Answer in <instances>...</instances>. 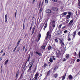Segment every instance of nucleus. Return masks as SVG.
Instances as JSON below:
<instances>
[{"label": "nucleus", "mask_w": 80, "mask_h": 80, "mask_svg": "<svg viewBox=\"0 0 80 80\" xmlns=\"http://www.w3.org/2000/svg\"><path fill=\"white\" fill-rule=\"evenodd\" d=\"M16 15H17V11H16L15 15V18H16Z\"/></svg>", "instance_id": "56"}, {"label": "nucleus", "mask_w": 80, "mask_h": 80, "mask_svg": "<svg viewBox=\"0 0 80 80\" xmlns=\"http://www.w3.org/2000/svg\"><path fill=\"white\" fill-rule=\"evenodd\" d=\"M43 26H44V24H43V25H41L42 28L43 27Z\"/></svg>", "instance_id": "64"}, {"label": "nucleus", "mask_w": 80, "mask_h": 80, "mask_svg": "<svg viewBox=\"0 0 80 80\" xmlns=\"http://www.w3.org/2000/svg\"><path fill=\"white\" fill-rule=\"evenodd\" d=\"M41 5V2H39V5H38V9L40 8V6Z\"/></svg>", "instance_id": "36"}, {"label": "nucleus", "mask_w": 80, "mask_h": 80, "mask_svg": "<svg viewBox=\"0 0 80 80\" xmlns=\"http://www.w3.org/2000/svg\"><path fill=\"white\" fill-rule=\"evenodd\" d=\"M8 62V60L7 59L5 62V65H7V63Z\"/></svg>", "instance_id": "40"}, {"label": "nucleus", "mask_w": 80, "mask_h": 80, "mask_svg": "<svg viewBox=\"0 0 80 80\" xmlns=\"http://www.w3.org/2000/svg\"><path fill=\"white\" fill-rule=\"evenodd\" d=\"M71 62H72V63H74V62H75V60H74V59H72Z\"/></svg>", "instance_id": "43"}, {"label": "nucleus", "mask_w": 80, "mask_h": 80, "mask_svg": "<svg viewBox=\"0 0 80 80\" xmlns=\"http://www.w3.org/2000/svg\"><path fill=\"white\" fill-rule=\"evenodd\" d=\"M17 46H16L13 49L12 52H15V50H16V49H17Z\"/></svg>", "instance_id": "35"}, {"label": "nucleus", "mask_w": 80, "mask_h": 80, "mask_svg": "<svg viewBox=\"0 0 80 80\" xmlns=\"http://www.w3.org/2000/svg\"><path fill=\"white\" fill-rule=\"evenodd\" d=\"M36 53L37 54V55H39V56H41V55H42V54H41V53H39L38 52H36Z\"/></svg>", "instance_id": "29"}, {"label": "nucleus", "mask_w": 80, "mask_h": 80, "mask_svg": "<svg viewBox=\"0 0 80 80\" xmlns=\"http://www.w3.org/2000/svg\"><path fill=\"white\" fill-rule=\"evenodd\" d=\"M53 77L55 78H57V77H58V74L57 73L54 74L52 76Z\"/></svg>", "instance_id": "10"}, {"label": "nucleus", "mask_w": 80, "mask_h": 80, "mask_svg": "<svg viewBox=\"0 0 80 80\" xmlns=\"http://www.w3.org/2000/svg\"><path fill=\"white\" fill-rule=\"evenodd\" d=\"M70 17H71L70 15H67L66 17V19H69V18H70Z\"/></svg>", "instance_id": "25"}, {"label": "nucleus", "mask_w": 80, "mask_h": 80, "mask_svg": "<svg viewBox=\"0 0 80 80\" xmlns=\"http://www.w3.org/2000/svg\"><path fill=\"white\" fill-rule=\"evenodd\" d=\"M11 47V45H9L8 48V49H9V48Z\"/></svg>", "instance_id": "59"}, {"label": "nucleus", "mask_w": 80, "mask_h": 80, "mask_svg": "<svg viewBox=\"0 0 80 80\" xmlns=\"http://www.w3.org/2000/svg\"><path fill=\"white\" fill-rule=\"evenodd\" d=\"M56 55L57 58H60V55H61V53L58 52L56 54Z\"/></svg>", "instance_id": "11"}, {"label": "nucleus", "mask_w": 80, "mask_h": 80, "mask_svg": "<svg viewBox=\"0 0 80 80\" xmlns=\"http://www.w3.org/2000/svg\"><path fill=\"white\" fill-rule=\"evenodd\" d=\"M2 57H1V58H0V61H1L2 60Z\"/></svg>", "instance_id": "62"}, {"label": "nucleus", "mask_w": 80, "mask_h": 80, "mask_svg": "<svg viewBox=\"0 0 80 80\" xmlns=\"http://www.w3.org/2000/svg\"><path fill=\"white\" fill-rule=\"evenodd\" d=\"M50 34V31H48L46 34L47 36H46L45 39L46 40H47V38H49V39H50L51 38V35H49Z\"/></svg>", "instance_id": "1"}, {"label": "nucleus", "mask_w": 80, "mask_h": 80, "mask_svg": "<svg viewBox=\"0 0 80 80\" xmlns=\"http://www.w3.org/2000/svg\"><path fill=\"white\" fill-rule=\"evenodd\" d=\"M73 19H72L71 20L69 23L68 25L69 26H70V25H71L72 24V23H73Z\"/></svg>", "instance_id": "13"}, {"label": "nucleus", "mask_w": 80, "mask_h": 80, "mask_svg": "<svg viewBox=\"0 0 80 80\" xmlns=\"http://www.w3.org/2000/svg\"><path fill=\"white\" fill-rule=\"evenodd\" d=\"M62 24H60L58 26L59 28H60L62 27Z\"/></svg>", "instance_id": "42"}, {"label": "nucleus", "mask_w": 80, "mask_h": 80, "mask_svg": "<svg viewBox=\"0 0 80 80\" xmlns=\"http://www.w3.org/2000/svg\"><path fill=\"white\" fill-rule=\"evenodd\" d=\"M51 10L52 11H54V12H57L58 11V8L56 7H52L51 8Z\"/></svg>", "instance_id": "3"}, {"label": "nucleus", "mask_w": 80, "mask_h": 80, "mask_svg": "<svg viewBox=\"0 0 80 80\" xmlns=\"http://www.w3.org/2000/svg\"><path fill=\"white\" fill-rule=\"evenodd\" d=\"M38 76H39V73L38 72H37L36 74L34 76V78L37 79L38 78Z\"/></svg>", "instance_id": "8"}, {"label": "nucleus", "mask_w": 80, "mask_h": 80, "mask_svg": "<svg viewBox=\"0 0 80 80\" xmlns=\"http://www.w3.org/2000/svg\"><path fill=\"white\" fill-rule=\"evenodd\" d=\"M25 45H24L23 46V47L22 48V52H23L24 50H25Z\"/></svg>", "instance_id": "39"}, {"label": "nucleus", "mask_w": 80, "mask_h": 80, "mask_svg": "<svg viewBox=\"0 0 80 80\" xmlns=\"http://www.w3.org/2000/svg\"><path fill=\"white\" fill-rule=\"evenodd\" d=\"M78 6H79L78 8L80 9V0H78Z\"/></svg>", "instance_id": "28"}, {"label": "nucleus", "mask_w": 80, "mask_h": 80, "mask_svg": "<svg viewBox=\"0 0 80 80\" xmlns=\"http://www.w3.org/2000/svg\"><path fill=\"white\" fill-rule=\"evenodd\" d=\"M30 55H29L28 60H27V62H28V61L30 60Z\"/></svg>", "instance_id": "38"}, {"label": "nucleus", "mask_w": 80, "mask_h": 80, "mask_svg": "<svg viewBox=\"0 0 80 80\" xmlns=\"http://www.w3.org/2000/svg\"><path fill=\"white\" fill-rule=\"evenodd\" d=\"M46 12L48 14H50L52 13V10L49 9H48L46 10Z\"/></svg>", "instance_id": "5"}, {"label": "nucleus", "mask_w": 80, "mask_h": 80, "mask_svg": "<svg viewBox=\"0 0 80 80\" xmlns=\"http://www.w3.org/2000/svg\"><path fill=\"white\" fill-rule=\"evenodd\" d=\"M19 51H20V47H19L18 49L17 52H19Z\"/></svg>", "instance_id": "60"}, {"label": "nucleus", "mask_w": 80, "mask_h": 80, "mask_svg": "<svg viewBox=\"0 0 80 80\" xmlns=\"http://www.w3.org/2000/svg\"><path fill=\"white\" fill-rule=\"evenodd\" d=\"M29 69L28 70V72L29 70H31V69H32V66H33V64H31L30 63H29Z\"/></svg>", "instance_id": "7"}, {"label": "nucleus", "mask_w": 80, "mask_h": 80, "mask_svg": "<svg viewBox=\"0 0 80 80\" xmlns=\"http://www.w3.org/2000/svg\"><path fill=\"white\" fill-rule=\"evenodd\" d=\"M76 34H77V31H75L74 32H73V34L72 35V36H73V37H75Z\"/></svg>", "instance_id": "17"}, {"label": "nucleus", "mask_w": 80, "mask_h": 80, "mask_svg": "<svg viewBox=\"0 0 80 80\" xmlns=\"http://www.w3.org/2000/svg\"><path fill=\"white\" fill-rule=\"evenodd\" d=\"M68 15H70V16H71V15H73V13H72L71 12H68Z\"/></svg>", "instance_id": "24"}, {"label": "nucleus", "mask_w": 80, "mask_h": 80, "mask_svg": "<svg viewBox=\"0 0 80 80\" xmlns=\"http://www.w3.org/2000/svg\"><path fill=\"white\" fill-rule=\"evenodd\" d=\"M37 70V65L35 67L34 69V72H35V71Z\"/></svg>", "instance_id": "44"}, {"label": "nucleus", "mask_w": 80, "mask_h": 80, "mask_svg": "<svg viewBox=\"0 0 80 80\" xmlns=\"http://www.w3.org/2000/svg\"><path fill=\"white\" fill-rule=\"evenodd\" d=\"M64 33H68V31L67 30H65L64 31Z\"/></svg>", "instance_id": "47"}, {"label": "nucleus", "mask_w": 80, "mask_h": 80, "mask_svg": "<svg viewBox=\"0 0 80 80\" xmlns=\"http://www.w3.org/2000/svg\"><path fill=\"white\" fill-rule=\"evenodd\" d=\"M54 2H57V0H52Z\"/></svg>", "instance_id": "52"}, {"label": "nucleus", "mask_w": 80, "mask_h": 80, "mask_svg": "<svg viewBox=\"0 0 80 80\" xmlns=\"http://www.w3.org/2000/svg\"><path fill=\"white\" fill-rule=\"evenodd\" d=\"M62 62H65V61L67 60V59L65 58H64L62 59Z\"/></svg>", "instance_id": "41"}, {"label": "nucleus", "mask_w": 80, "mask_h": 80, "mask_svg": "<svg viewBox=\"0 0 80 80\" xmlns=\"http://www.w3.org/2000/svg\"><path fill=\"white\" fill-rule=\"evenodd\" d=\"M52 24H53V23H55V21H52Z\"/></svg>", "instance_id": "51"}, {"label": "nucleus", "mask_w": 80, "mask_h": 80, "mask_svg": "<svg viewBox=\"0 0 80 80\" xmlns=\"http://www.w3.org/2000/svg\"><path fill=\"white\" fill-rule=\"evenodd\" d=\"M78 35L79 36H80V31L78 33Z\"/></svg>", "instance_id": "63"}, {"label": "nucleus", "mask_w": 80, "mask_h": 80, "mask_svg": "<svg viewBox=\"0 0 80 80\" xmlns=\"http://www.w3.org/2000/svg\"><path fill=\"white\" fill-rule=\"evenodd\" d=\"M67 14V12H64L63 13H62V16H65V15H66Z\"/></svg>", "instance_id": "32"}, {"label": "nucleus", "mask_w": 80, "mask_h": 80, "mask_svg": "<svg viewBox=\"0 0 80 80\" xmlns=\"http://www.w3.org/2000/svg\"><path fill=\"white\" fill-rule=\"evenodd\" d=\"M47 63H44V65H43V67H44V68H46V67H47Z\"/></svg>", "instance_id": "34"}, {"label": "nucleus", "mask_w": 80, "mask_h": 80, "mask_svg": "<svg viewBox=\"0 0 80 80\" xmlns=\"http://www.w3.org/2000/svg\"><path fill=\"white\" fill-rule=\"evenodd\" d=\"M3 49H2L0 53H3Z\"/></svg>", "instance_id": "58"}, {"label": "nucleus", "mask_w": 80, "mask_h": 80, "mask_svg": "<svg viewBox=\"0 0 80 80\" xmlns=\"http://www.w3.org/2000/svg\"><path fill=\"white\" fill-rule=\"evenodd\" d=\"M52 49V46H48V50H50Z\"/></svg>", "instance_id": "30"}, {"label": "nucleus", "mask_w": 80, "mask_h": 80, "mask_svg": "<svg viewBox=\"0 0 80 80\" xmlns=\"http://www.w3.org/2000/svg\"><path fill=\"white\" fill-rule=\"evenodd\" d=\"M68 78L69 79V80H72V78H73V77L71 75H69L68 77Z\"/></svg>", "instance_id": "18"}, {"label": "nucleus", "mask_w": 80, "mask_h": 80, "mask_svg": "<svg viewBox=\"0 0 80 80\" xmlns=\"http://www.w3.org/2000/svg\"><path fill=\"white\" fill-rule=\"evenodd\" d=\"M28 62H27V61L26 62V61L25 62V64H24V66L23 68H25V67H26L27 66V63Z\"/></svg>", "instance_id": "27"}, {"label": "nucleus", "mask_w": 80, "mask_h": 80, "mask_svg": "<svg viewBox=\"0 0 80 80\" xmlns=\"http://www.w3.org/2000/svg\"><path fill=\"white\" fill-rule=\"evenodd\" d=\"M23 30L25 29V24L23 23Z\"/></svg>", "instance_id": "50"}, {"label": "nucleus", "mask_w": 80, "mask_h": 80, "mask_svg": "<svg viewBox=\"0 0 80 80\" xmlns=\"http://www.w3.org/2000/svg\"><path fill=\"white\" fill-rule=\"evenodd\" d=\"M19 74V70H18L17 72L16 75V78H18V74Z\"/></svg>", "instance_id": "16"}, {"label": "nucleus", "mask_w": 80, "mask_h": 80, "mask_svg": "<svg viewBox=\"0 0 80 80\" xmlns=\"http://www.w3.org/2000/svg\"><path fill=\"white\" fill-rule=\"evenodd\" d=\"M21 40V39H20L18 41L17 44V47H18V45H19V43H20V42Z\"/></svg>", "instance_id": "23"}, {"label": "nucleus", "mask_w": 80, "mask_h": 80, "mask_svg": "<svg viewBox=\"0 0 80 80\" xmlns=\"http://www.w3.org/2000/svg\"><path fill=\"white\" fill-rule=\"evenodd\" d=\"M55 42H56V43H58V39H55Z\"/></svg>", "instance_id": "45"}, {"label": "nucleus", "mask_w": 80, "mask_h": 80, "mask_svg": "<svg viewBox=\"0 0 80 80\" xmlns=\"http://www.w3.org/2000/svg\"><path fill=\"white\" fill-rule=\"evenodd\" d=\"M80 61V60L79 59H77V62H79Z\"/></svg>", "instance_id": "57"}, {"label": "nucleus", "mask_w": 80, "mask_h": 80, "mask_svg": "<svg viewBox=\"0 0 80 80\" xmlns=\"http://www.w3.org/2000/svg\"><path fill=\"white\" fill-rule=\"evenodd\" d=\"M50 71L49 70L47 72V74L46 75V77H48L50 75Z\"/></svg>", "instance_id": "26"}, {"label": "nucleus", "mask_w": 80, "mask_h": 80, "mask_svg": "<svg viewBox=\"0 0 80 80\" xmlns=\"http://www.w3.org/2000/svg\"><path fill=\"white\" fill-rule=\"evenodd\" d=\"M68 40L69 42L70 41V40H71V39L70 38H68Z\"/></svg>", "instance_id": "55"}, {"label": "nucleus", "mask_w": 80, "mask_h": 80, "mask_svg": "<svg viewBox=\"0 0 80 80\" xmlns=\"http://www.w3.org/2000/svg\"><path fill=\"white\" fill-rule=\"evenodd\" d=\"M52 27L55 28V24H52Z\"/></svg>", "instance_id": "49"}, {"label": "nucleus", "mask_w": 80, "mask_h": 80, "mask_svg": "<svg viewBox=\"0 0 80 80\" xmlns=\"http://www.w3.org/2000/svg\"><path fill=\"white\" fill-rule=\"evenodd\" d=\"M35 27L34 26L32 29V33L31 35H32L33 33H34V32L35 31Z\"/></svg>", "instance_id": "12"}, {"label": "nucleus", "mask_w": 80, "mask_h": 80, "mask_svg": "<svg viewBox=\"0 0 80 80\" xmlns=\"http://www.w3.org/2000/svg\"><path fill=\"white\" fill-rule=\"evenodd\" d=\"M66 73H65L64 75L62 77V80H64L65 79V77H66Z\"/></svg>", "instance_id": "14"}, {"label": "nucleus", "mask_w": 80, "mask_h": 80, "mask_svg": "<svg viewBox=\"0 0 80 80\" xmlns=\"http://www.w3.org/2000/svg\"><path fill=\"white\" fill-rule=\"evenodd\" d=\"M27 47H26L25 49V52H27Z\"/></svg>", "instance_id": "48"}, {"label": "nucleus", "mask_w": 80, "mask_h": 80, "mask_svg": "<svg viewBox=\"0 0 80 80\" xmlns=\"http://www.w3.org/2000/svg\"><path fill=\"white\" fill-rule=\"evenodd\" d=\"M50 58V59L49 60V61L50 62H51V63H52V62H53V60L52 59V57H51Z\"/></svg>", "instance_id": "22"}, {"label": "nucleus", "mask_w": 80, "mask_h": 80, "mask_svg": "<svg viewBox=\"0 0 80 80\" xmlns=\"http://www.w3.org/2000/svg\"><path fill=\"white\" fill-rule=\"evenodd\" d=\"M52 57V59L53 60H56V58H54V56H51Z\"/></svg>", "instance_id": "33"}, {"label": "nucleus", "mask_w": 80, "mask_h": 80, "mask_svg": "<svg viewBox=\"0 0 80 80\" xmlns=\"http://www.w3.org/2000/svg\"><path fill=\"white\" fill-rule=\"evenodd\" d=\"M62 31H58L57 32V34L58 35H62Z\"/></svg>", "instance_id": "9"}, {"label": "nucleus", "mask_w": 80, "mask_h": 80, "mask_svg": "<svg viewBox=\"0 0 80 80\" xmlns=\"http://www.w3.org/2000/svg\"><path fill=\"white\" fill-rule=\"evenodd\" d=\"M45 2L46 3H48V0H45Z\"/></svg>", "instance_id": "54"}, {"label": "nucleus", "mask_w": 80, "mask_h": 80, "mask_svg": "<svg viewBox=\"0 0 80 80\" xmlns=\"http://www.w3.org/2000/svg\"><path fill=\"white\" fill-rule=\"evenodd\" d=\"M24 74V72H22L21 74V75L18 79L19 80H21V79H22V78H23V75Z\"/></svg>", "instance_id": "6"}, {"label": "nucleus", "mask_w": 80, "mask_h": 80, "mask_svg": "<svg viewBox=\"0 0 80 80\" xmlns=\"http://www.w3.org/2000/svg\"><path fill=\"white\" fill-rule=\"evenodd\" d=\"M2 72V66H1V73Z\"/></svg>", "instance_id": "46"}, {"label": "nucleus", "mask_w": 80, "mask_h": 80, "mask_svg": "<svg viewBox=\"0 0 80 80\" xmlns=\"http://www.w3.org/2000/svg\"><path fill=\"white\" fill-rule=\"evenodd\" d=\"M45 47H46V46H42L41 47V48L42 49V50H45Z\"/></svg>", "instance_id": "21"}, {"label": "nucleus", "mask_w": 80, "mask_h": 80, "mask_svg": "<svg viewBox=\"0 0 80 80\" xmlns=\"http://www.w3.org/2000/svg\"><path fill=\"white\" fill-rule=\"evenodd\" d=\"M47 25H48L47 22H46L43 28V30L44 31L45 30V28H47Z\"/></svg>", "instance_id": "19"}, {"label": "nucleus", "mask_w": 80, "mask_h": 80, "mask_svg": "<svg viewBox=\"0 0 80 80\" xmlns=\"http://www.w3.org/2000/svg\"><path fill=\"white\" fill-rule=\"evenodd\" d=\"M42 8H41L39 9V13H42Z\"/></svg>", "instance_id": "37"}, {"label": "nucleus", "mask_w": 80, "mask_h": 80, "mask_svg": "<svg viewBox=\"0 0 80 80\" xmlns=\"http://www.w3.org/2000/svg\"><path fill=\"white\" fill-rule=\"evenodd\" d=\"M34 17H35V16L33 15L32 18V20H33V19H34Z\"/></svg>", "instance_id": "53"}, {"label": "nucleus", "mask_w": 80, "mask_h": 80, "mask_svg": "<svg viewBox=\"0 0 80 80\" xmlns=\"http://www.w3.org/2000/svg\"><path fill=\"white\" fill-rule=\"evenodd\" d=\"M34 62H35V60L34 59H33L31 60V63H30L33 64V63H34Z\"/></svg>", "instance_id": "31"}, {"label": "nucleus", "mask_w": 80, "mask_h": 80, "mask_svg": "<svg viewBox=\"0 0 80 80\" xmlns=\"http://www.w3.org/2000/svg\"><path fill=\"white\" fill-rule=\"evenodd\" d=\"M79 58H80V52H79Z\"/></svg>", "instance_id": "61"}, {"label": "nucleus", "mask_w": 80, "mask_h": 80, "mask_svg": "<svg viewBox=\"0 0 80 80\" xmlns=\"http://www.w3.org/2000/svg\"><path fill=\"white\" fill-rule=\"evenodd\" d=\"M66 57L67 59H68L70 57V54H66Z\"/></svg>", "instance_id": "20"}, {"label": "nucleus", "mask_w": 80, "mask_h": 80, "mask_svg": "<svg viewBox=\"0 0 80 80\" xmlns=\"http://www.w3.org/2000/svg\"><path fill=\"white\" fill-rule=\"evenodd\" d=\"M59 41L62 47H65L64 42H63L62 40L60 38H59Z\"/></svg>", "instance_id": "2"}, {"label": "nucleus", "mask_w": 80, "mask_h": 80, "mask_svg": "<svg viewBox=\"0 0 80 80\" xmlns=\"http://www.w3.org/2000/svg\"><path fill=\"white\" fill-rule=\"evenodd\" d=\"M8 17H7V14H6L5 15V22H7V20H8Z\"/></svg>", "instance_id": "15"}, {"label": "nucleus", "mask_w": 80, "mask_h": 80, "mask_svg": "<svg viewBox=\"0 0 80 80\" xmlns=\"http://www.w3.org/2000/svg\"><path fill=\"white\" fill-rule=\"evenodd\" d=\"M37 38V42H39V40H40V38H41V34H40V33H39L38 34V35Z\"/></svg>", "instance_id": "4"}]
</instances>
